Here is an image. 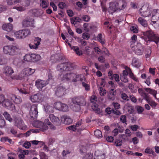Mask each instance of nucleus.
<instances>
[{"instance_id": "obj_1", "label": "nucleus", "mask_w": 159, "mask_h": 159, "mask_svg": "<svg viewBox=\"0 0 159 159\" xmlns=\"http://www.w3.org/2000/svg\"><path fill=\"white\" fill-rule=\"evenodd\" d=\"M65 71L66 70L62 71L63 74V76L61 77L62 81L75 83L78 81L83 82L85 80V77L82 75L66 73Z\"/></svg>"}, {"instance_id": "obj_2", "label": "nucleus", "mask_w": 159, "mask_h": 159, "mask_svg": "<svg viewBox=\"0 0 159 159\" xmlns=\"http://www.w3.org/2000/svg\"><path fill=\"white\" fill-rule=\"evenodd\" d=\"M35 71V70H22L19 72L17 75H12V74L14 72L13 70H7V71L4 72V74L7 76H11L12 79L21 80L26 76L33 74L34 72Z\"/></svg>"}, {"instance_id": "obj_3", "label": "nucleus", "mask_w": 159, "mask_h": 159, "mask_svg": "<svg viewBox=\"0 0 159 159\" xmlns=\"http://www.w3.org/2000/svg\"><path fill=\"white\" fill-rule=\"evenodd\" d=\"M19 51L20 49L18 46H6L3 48L4 52L6 54L11 56H14L18 54Z\"/></svg>"}, {"instance_id": "obj_4", "label": "nucleus", "mask_w": 159, "mask_h": 159, "mask_svg": "<svg viewBox=\"0 0 159 159\" xmlns=\"http://www.w3.org/2000/svg\"><path fill=\"white\" fill-rule=\"evenodd\" d=\"M31 33L30 29H24L16 31L14 35L15 37L19 39H24L31 34Z\"/></svg>"}, {"instance_id": "obj_5", "label": "nucleus", "mask_w": 159, "mask_h": 159, "mask_svg": "<svg viewBox=\"0 0 159 159\" xmlns=\"http://www.w3.org/2000/svg\"><path fill=\"white\" fill-rule=\"evenodd\" d=\"M77 66L74 63H65L58 65L57 67V70H74L77 68Z\"/></svg>"}, {"instance_id": "obj_6", "label": "nucleus", "mask_w": 159, "mask_h": 159, "mask_svg": "<svg viewBox=\"0 0 159 159\" xmlns=\"http://www.w3.org/2000/svg\"><path fill=\"white\" fill-rule=\"evenodd\" d=\"M45 98L43 95L38 93L31 96L30 100L33 102H42L44 101Z\"/></svg>"}, {"instance_id": "obj_7", "label": "nucleus", "mask_w": 159, "mask_h": 159, "mask_svg": "<svg viewBox=\"0 0 159 159\" xmlns=\"http://www.w3.org/2000/svg\"><path fill=\"white\" fill-rule=\"evenodd\" d=\"M138 91L140 95L143 97L149 104V88H139L138 89Z\"/></svg>"}, {"instance_id": "obj_8", "label": "nucleus", "mask_w": 159, "mask_h": 159, "mask_svg": "<svg viewBox=\"0 0 159 159\" xmlns=\"http://www.w3.org/2000/svg\"><path fill=\"white\" fill-rule=\"evenodd\" d=\"M2 105L11 111H15L16 110L14 104L8 99H5Z\"/></svg>"}, {"instance_id": "obj_9", "label": "nucleus", "mask_w": 159, "mask_h": 159, "mask_svg": "<svg viewBox=\"0 0 159 159\" xmlns=\"http://www.w3.org/2000/svg\"><path fill=\"white\" fill-rule=\"evenodd\" d=\"M33 126L35 127L40 129L39 130L44 131L47 130L48 128L47 125L41 121H34L33 123Z\"/></svg>"}, {"instance_id": "obj_10", "label": "nucleus", "mask_w": 159, "mask_h": 159, "mask_svg": "<svg viewBox=\"0 0 159 159\" xmlns=\"http://www.w3.org/2000/svg\"><path fill=\"white\" fill-rule=\"evenodd\" d=\"M14 120L15 126L23 130L25 129L26 126L25 124L24 121L20 118L16 117L14 119Z\"/></svg>"}, {"instance_id": "obj_11", "label": "nucleus", "mask_w": 159, "mask_h": 159, "mask_svg": "<svg viewBox=\"0 0 159 159\" xmlns=\"http://www.w3.org/2000/svg\"><path fill=\"white\" fill-rule=\"evenodd\" d=\"M132 50L136 54L141 55L143 52V47L141 43H138L133 48Z\"/></svg>"}, {"instance_id": "obj_12", "label": "nucleus", "mask_w": 159, "mask_h": 159, "mask_svg": "<svg viewBox=\"0 0 159 159\" xmlns=\"http://www.w3.org/2000/svg\"><path fill=\"white\" fill-rule=\"evenodd\" d=\"M30 114L31 118L34 119L37 118L38 116L37 105L33 104L31 107Z\"/></svg>"}, {"instance_id": "obj_13", "label": "nucleus", "mask_w": 159, "mask_h": 159, "mask_svg": "<svg viewBox=\"0 0 159 159\" xmlns=\"http://www.w3.org/2000/svg\"><path fill=\"white\" fill-rule=\"evenodd\" d=\"M48 84V81L40 79L37 80L35 82V85L39 90H41L42 88Z\"/></svg>"}, {"instance_id": "obj_14", "label": "nucleus", "mask_w": 159, "mask_h": 159, "mask_svg": "<svg viewBox=\"0 0 159 159\" xmlns=\"http://www.w3.org/2000/svg\"><path fill=\"white\" fill-rule=\"evenodd\" d=\"M119 11L116 1L115 2H111L109 3V7L108 9L109 13L113 14V13Z\"/></svg>"}, {"instance_id": "obj_15", "label": "nucleus", "mask_w": 159, "mask_h": 159, "mask_svg": "<svg viewBox=\"0 0 159 159\" xmlns=\"http://www.w3.org/2000/svg\"><path fill=\"white\" fill-rule=\"evenodd\" d=\"M152 14V17L151 19V21L152 23L153 24H155L156 23L157 20L159 19V17L157 16H159V9H155L153 10L152 12L151 13Z\"/></svg>"}, {"instance_id": "obj_16", "label": "nucleus", "mask_w": 159, "mask_h": 159, "mask_svg": "<svg viewBox=\"0 0 159 159\" xmlns=\"http://www.w3.org/2000/svg\"><path fill=\"white\" fill-rule=\"evenodd\" d=\"M151 41L154 42L157 44L159 42V37L157 34L150 30V42Z\"/></svg>"}, {"instance_id": "obj_17", "label": "nucleus", "mask_w": 159, "mask_h": 159, "mask_svg": "<svg viewBox=\"0 0 159 159\" xmlns=\"http://www.w3.org/2000/svg\"><path fill=\"white\" fill-rule=\"evenodd\" d=\"M49 118L51 121L55 125L57 126L60 125V122L58 117L55 116L54 114H51L49 116Z\"/></svg>"}, {"instance_id": "obj_18", "label": "nucleus", "mask_w": 159, "mask_h": 159, "mask_svg": "<svg viewBox=\"0 0 159 159\" xmlns=\"http://www.w3.org/2000/svg\"><path fill=\"white\" fill-rule=\"evenodd\" d=\"M116 2L119 11L124 10L127 6V3L125 0H119Z\"/></svg>"}, {"instance_id": "obj_19", "label": "nucleus", "mask_w": 159, "mask_h": 159, "mask_svg": "<svg viewBox=\"0 0 159 159\" xmlns=\"http://www.w3.org/2000/svg\"><path fill=\"white\" fill-rule=\"evenodd\" d=\"M129 71L128 70H123L122 75H120V79L124 83H127L128 81L127 75H129Z\"/></svg>"}, {"instance_id": "obj_20", "label": "nucleus", "mask_w": 159, "mask_h": 159, "mask_svg": "<svg viewBox=\"0 0 159 159\" xmlns=\"http://www.w3.org/2000/svg\"><path fill=\"white\" fill-rule=\"evenodd\" d=\"M10 98L16 104H20L22 102V100L20 97L19 96H16L15 94H11L10 97Z\"/></svg>"}, {"instance_id": "obj_21", "label": "nucleus", "mask_w": 159, "mask_h": 159, "mask_svg": "<svg viewBox=\"0 0 159 159\" xmlns=\"http://www.w3.org/2000/svg\"><path fill=\"white\" fill-rule=\"evenodd\" d=\"M65 90V88L64 87L59 86L57 88L55 92V94L58 97H60L64 94Z\"/></svg>"}, {"instance_id": "obj_22", "label": "nucleus", "mask_w": 159, "mask_h": 159, "mask_svg": "<svg viewBox=\"0 0 159 159\" xmlns=\"http://www.w3.org/2000/svg\"><path fill=\"white\" fill-rule=\"evenodd\" d=\"M61 121L66 125H69L72 122V120L70 117L67 116H63L61 117Z\"/></svg>"}, {"instance_id": "obj_23", "label": "nucleus", "mask_w": 159, "mask_h": 159, "mask_svg": "<svg viewBox=\"0 0 159 159\" xmlns=\"http://www.w3.org/2000/svg\"><path fill=\"white\" fill-rule=\"evenodd\" d=\"M116 93V90L114 89H112L110 90L107 96L108 99L112 101L114 100L115 99Z\"/></svg>"}, {"instance_id": "obj_24", "label": "nucleus", "mask_w": 159, "mask_h": 159, "mask_svg": "<svg viewBox=\"0 0 159 159\" xmlns=\"http://www.w3.org/2000/svg\"><path fill=\"white\" fill-rule=\"evenodd\" d=\"M45 111L47 113H52L54 111V107L48 103L44 105Z\"/></svg>"}, {"instance_id": "obj_25", "label": "nucleus", "mask_w": 159, "mask_h": 159, "mask_svg": "<svg viewBox=\"0 0 159 159\" xmlns=\"http://www.w3.org/2000/svg\"><path fill=\"white\" fill-rule=\"evenodd\" d=\"M86 102L85 98L83 97L82 96V97H81L80 102H79L78 105L79 107H78L77 108H75V109L74 108H73V111H78L80 109V106H85L86 105Z\"/></svg>"}, {"instance_id": "obj_26", "label": "nucleus", "mask_w": 159, "mask_h": 159, "mask_svg": "<svg viewBox=\"0 0 159 159\" xmlns=\"http://www.w3.org/2000/svg\"><path fill=\"white\" fill-rule=\"evenodd\" d=\"M13 27L12 24L8 23L3 24L2 26V28L3 30L8 32H9L12 30Z\"/></svg>"}, {"instance_id": "obj_27", "label": "nucleus", "mask_w": 159, "mask_h": 159, "mask_svg": "<svg viewBox=\"0 0 159 159\" xmlns=\"http://www.w3.org/2000/svg\"><path fill=\"white\" fill-rule=\"evenodd\" d=\"M68 45L70 48L71 49H73L76 53V54L79 56L82 55V52L80 50L79 48L77 46H72L71 45L70 43H68Z\"/></svg>"}, {"instance_id": "obj_28", "label": "nucleus", "mask_w": 159, "mask_h": 159, "mask_svg": "<svg viewBox=\"0 0 159 159\" xmlns=\"http://www.w3.org/2000/svg\"><path fill=\"white\" fill-rule=\"evenodd\" d=\"M143 35L142 36V38L146 42V45H148V42L149 41V31H147L142 32Z\"/></svg>"}, {"instance_id": "obj_29", "label": "nucleus", "mask_w": 159, "mask_h": 159, "mask_svg": "<svg viewBox=\"0 0 159 159\" xmlns=\"http://www.w3.org/2000/svg\"><path fill=\"white\" fill-rule=\"evenodd\" d=\"M22 86L23 88L20 89H18L19 92L22 94H29V91L27 87L25 86V84H22Z\"/></svg>"}, {"instance_id": "obj_30", "label": "nucleus", "mask_w": 159, "mask_h": 159, "mask_svg": "<svg viewBox=\"0 0 159 159\" xmlns=\"http://www.w3.org/2000/svg\"><path fill=\"white\" fill-rule=\"evenodd\" d=\"M98 104L94 103L92 106V108L93 110L96 113L99 114L101 111V110L98 107Z\"/></svg>"}, {"instance_id": "obj_31", "label": "nucleus", "mask_w": 159, "mask_h": 159, "mask_svg": "<svg viewBox=\"0 0 159 159\" xmlns=\"http://www.w3.org/2000/svg\"><path fill=\"white\" fill-rule=\"evenodd\" d=\"M132 64L133 66L137 68H138L140 66L141 63L139 62L138 59L134 58L132 59Z\"/></svg>"}, {"instance_id": "obj_32", "label": "nucleus", "mask_w": 159, "mask_h": 159, "mask_svg": "<svg viewBox=\"0 0 159 159\" xmlns=\"http://www.w3.org/2000/svg\"><path fill=\"white\" fill-rule=\"evenodd\" d=\"M40 6L43 8H46L49 6L48 0H40Z\"/></svg>"}, {"instance_id": "obj_33", "label": "nucleus", "mask_w": 159, "mask_h": 159, "mask_svg": "<svg viewBox=\"0 0 159 159\" xmlns=\"http://www.w3.org/2000/svg\"><path fill=\"white\" fill-rule=\"evenodd\" d=\"M120 97L123 100L121 101L122 102H126L129 100V98L128 95L123 92L120 93Z\"/></svg>"}, {"instance_id": "obj_34", "label": "nucleus", "mask_w": 159, "mask_h": 159, "mask_svg": "<svg viewBox=\"0 0 159 159\" xmlns=\"http://www.w3.org/2000/svg\"><path fill=\"white\" fill-rule=\"evenodd\" d=\"M8 5L9 6L15 5L20 2V0H6Z\"/></svg>"}, {"instance_id": "obj_35", "label": "nucleus", "mask_w": 159, "mask_h": 159, "mask_svg": "<svg viewBox=\"0 0 159 159\" xmlns=\"http://www.w3.org/2000/svg\"><path fill=\"white\" fill-rule=\"evenodd\" d=\"M98 151H97L95 152L94 159H104L105 157V154L102 153L99 155L98 154Z\"/></svg>"}, {"instance_id": "obj_36", "label": "nucleus", "mask_w": 159, "mask_h": 159, "mask_svg": "<svg viewBox=\"0 0 159 159\" xmlns=\"http://www.w3.org/2000/svg\"><path fill=\"white\" fill-rule=\"evenodd\" d=\"M82 96H78L75 97L72 99V102L74 104H76L78 106L79 102H80L81 97Z\"/></svg>"}, {"instance_id": "obj_37", "label": "nucleus", "mask_w": 159, "mask_h": 159, "mask_svg": "<svg viewBox=\"0 0 159 159\" xmlns=\"http://www.w3.org/2000/svg\"><path fill=\"white\" fill-rule=\"evenodd\" d=\"M129 71V76L130 78L136 82H139V80L137 77L134 75L132 72V70H128Z\"/></svg>"}, {"instance_id": "obj_38", "label": "nucleus", "mask_w": 159, "mask_h": 159, "mask_svg": "<svg viewBox=\"0 0 159 159\" xmlns=\"http://www.w3.org/2000/svg\"><path fill=\"white\" fill-rule=\"evenodd\" d=\"M97 38L98 40L102 45L105 43V40L104 39L102 38V34H98Z\"/></svg>"}, {"instance_id": "obj_39", "label": "nucleus", "mask_w": 159, "mask_h": 159, "mask_svg": "<svg viewBox=\"0 0 159 159\" xmlns=\"http://www.w3.org/2000/svg\"><path fill=\"white\" fill-rule=\"evenodd\" d=\"M3 115L7 120H8L10 122H11L12 119L11 118L10 115L7 111L4 112Z\"/></svg>"}, {"instance_id": "obj_40", "label": "nucleus", "mask_w": 159, "mask_h": 159, "mask_svg": "<svg viewBox=\"0 0 159 159\" xmlns=\"http://www.w3.org/2000/svg\"><path fill=\"white\" fill-rule=\"evenodd\" d=\"M39 130L38 129H30L26 132V136H29L31 133H38L39 132Z\"/></svg>"}, {"instance_id": "obj_41", "label": "nucleus", "mask_w": 159, "mask_h": 159, "mask_svg": "<svg viewBox=\"0 0 159 159\" xmlns=\"http://www.w3.org/2000/svg\"><path fill=\"white\" fill-rule=\"evenodd\" d=\"M94 134L95 136L98 138L102 137V134L101 131L99 129H97L94 132Z\"/></svg>"}, {"instance_id": "obj_42", "label": "nucleus", "mask_w": 159, "mask_h": 159, "mask_svg": "<svg viewBox=\"0 0 159 159\" xmlns=\"http://www.w3.org/2000/svg\"><path fill=\"white\" fill-rule=\"evenodd\" d=\"M139 22L144 27H146L147 25V22L145 20L141 17H139L138 19Z\"/></svg>"}, {"instance_id": "obj_43", "label": "nucleus", "mask_w": 159, "mask_h": 159, "mask_svg": "<svg viewBox=\"0 0 159 159\" xmlns=\"http://www.w3.org/2000/svg\"><path fill=\"white\" fill-rule=\"evenodd\" d=\"M62 103L60 102H56L54 104V107L57 110L60 111Z\"/></svg>"}, {"instance_id": "obj_44", "label": "nucleus", "mask_w": 159, "mask_h": 159, "mask_svg": "<svg viewBox=\"0 0 159 159\" xmlns=\"http://www.w3.org/2000/svg\"><path fill=\"white\" fill-rule=\"evenodd\" d=\"M61 110H60V111L66 112L69 110V107L66 104L62 103L61 105Z\"/></svg>"}, {"instance_id": "obj_45", "label": "nucleus", "mask_w": 159, "mask_h": 159, "mask_svg": "<svg viewBox=\"0 0 159 159\" xmlns=\"http://www.w3.org/2000/svg\"><path fill=\"white\" fill-rule=\"evenodd\" d=\"M48 80L46 81H48V83L50 82L52 83V81H53V79L52 72L51 70H50L49 71L48 73Z\"/></svg>"}, {"instance_id": "obj_46", "label": "nucleus", "mask_w": 159, "mask_h": 159, "mask_svg": "<svg viewBox=\"0 0 159 159\" xmlns=\"http://www.w3.org/2000/svg\"><path fill=\"white\" fill-rule=\"evenodd\" d=\"M114 79L115 81L117 82H119L120 81L119 80V75L117 74H113L112 77L111 76L110 78V79L111 80H112L113 79Z\"/></svg>"}, {"instance_id": "obj_47", "label": "nucleus", "mask_w": 159, "mask_h": 159, "mask_svg": "<svg viewBox=\"0 0 159 159\" xmlns=\"http://www.w3.org/2000/svg\"><path fill=\"white\" fill-rule=\"evenodd\" d=\"M7 62V59L5 58L3 56L0 55V65L5 64Z\"/></svg>"}, {"instance_id": "obj_48", "label": "nucleus", "mask_w": 159, "mask_h": 159, "mask_svg": "<svg viewBox=\"0 0 159 159\" xmlns=\"http://www.w3.org/2000/svg\"><path fill=\"white\" fill-rule=\"evenodd\" d=\"M34 57H33L32 62H36L39 61L41 58L40 55L39 54H34Z\"/></svg>"}, {"instance_id": "obj_49", "label": "nucleus", "mask_w": 159, "mask_h": 159, "mask_svg": "<svg viewBox=\"0 0 159 159\" xmlns=\"http://www.w3.org/2000/svg\"><path fill=\"white\" fill-rule=\"evenodd\" d=\"M90 26V24L85 23L84 24L83 27L84 30L86 32H88L90 30L89 27Z\"/></svg>"}, {"instance_id": "obj_50", "label": "nucleus", "mask_w": 159, "mask_h": 159, "mask_svg": "<svg viewBox=\"0 0 159 159\" xmlns=\"http://www.w3.org/2000/svg\"><path fill=\"white\" fill-rule=\"evenodd\" d=\"M24 60L28 62H31V58H30V54H26L24 57Z\"/></svg>"}, {"instance_id": "obj_51", "label": "nucleus", "mask_w": 159, "mask_h": 159, "mask_svg": "<svg viewBox=\"0 0 159 159\" xmlns=\"http://www.w3.org/2000/svg\"><path fill=\"white\" fill-rule=\"evenodd\" d=\"M136 109L138 114L141 113L144 110L143 108L139 106H137L136 107Z\"/></svg>"}, {"instance_id": "obj_52", "label": "nucleus", "mask_w": 159, "mask_h": 159, "mask_svg": "<svg viewBox=\"0 0 159 159\" xmlns=\"http://www.w3.org/2000/svg\"><path fill=\"white\" fill-rule=\"evenodd\" d=\"M8 159H16V154L13 153H10L7 154Z\"/></svg>"}, {"instance_id": "obj_53", "label": "nucleus", "mask_w": 159, "mask_h": 159, "mask_svg": "<svg viewBox=\"0 0 159 159\" xmlns=\"http://www.w3.org/2000/svg\"><path fill=\"white\" fill-rule=\"evenodd\" d=\"M81 18L84 21L86 22L89 21L90 19V17L87 15H83Z\"/></svg>"}, {"instance_id": "obj_54", "label": "nucleus", "mask_w": 159, "mask_h": 159, "mask_svg": "<svg viewBox=\"0 0 159 159\" xmlns=\"http://www.w3.org/2000/svg\"><path fill=\"white\" fill-rule=\"evenodd\" d=\"M29 22V19L28 20L27 19L24 20L22 22V25L23 27H28V23Z\"/></svg>"}, {"instance_id": "obj_55", "label": "nucleus", "mask_w": 159, "mask_h": 159, "mask_svg": "<svg viewBox=\"0 0 159 159\" xmlns=\"http://www.w3.org/2000/svg\"><path fill=\"white\" fill-rule=\"evenodd\" d=\"M157 93V91L153 89L150 88V94L152 95L155 99H157L156 95Z\"/></svg>"}, {"instance_id": "obj_56", "label": "nucleus", "mask_w": 159, "mask_h": 159, "mask_svg": "<svg viewBox=\"0 0 159 159\" xmlns=\"http://www.w3.org/2000/svg\"><path fill=\"white\" fill-rule=\"evenodd\" d=\"M39 156L40 159H48V157L44 152H40Z\"/></svg>"}, {"instance_id": "obj_57", "label": "nucleus", "mask_w": 159, "mask_h": 159, "mask_svg": "<svg viewBox=\"0 0 159 159\" xmlns=\"http://www.w3.org/2000/svg\"><path fill=\"white\" fill-rule=\"evenodd\" d=\"M82 86L85 89V90L86 91H89L90 90V86L89 85L85 83L84 82L82 83Z\"/></svg>"}, {"instance_id": "obj_58", "label": "nucleus", "mask_w": 159, "mask_h": 159, "mask_svg": "<svg viewBox=\"0 0 159 159\" xmlns=\"http://www.w3.org/2000/svg\"><path fill=\"white\" fill-rule=\"evenodd\" d=\"M103 1L101 2V6L102 11L104 12H106L107 11V9L106 5L103 3Z\"/></svg>"}, {"instance_id": "obj_59", "label": "nucleus", "mask_w": 159, "mask_h": 159, "mask_svg": "<svg viewBox=\"0 0 159 159\" xmlns=\"http://www.w3.org/2000/svg\"><path fill=\"white\" fill-rule=\"evenodd\" d=\"M68 32L69 34L72 36L74 38H76V36H74V32L71 29L70 27H68L67 28Z\"/></svg>"}, {"instance_id": "obj_60", "label": "nucleus", "mask_w": 159, "mask_h": 159, "mask_svg": "<svg viewBox=\"0 0 159 159\" xmlns=\"http://www.w3.org/2000/svg\"><path fill=\"white\" fill-rule=\"evenodd\" d=\"M82 38L83 39L86 40L89 39L90 38L89 34L87 33H84L82 34Z\"/></svg>"}, {"instance_id": "obj_61", "label": "nucleus", "mask_w": 159, "mask_h": 159, "mask_svg": "<svg viewBox=\"0 0 159 159\" xmlns=\"http://www.w3.org/2000/svg\"><path fill=\"white\" fill-rule=\"evenodd\" d=\"M122 141L120 139H116L115 141V144L116 146H120L122 145Z\"/></svg>"}, {"instance_id": "obj_62", "label": "nucleus", "mask_w": 159, "mask_h": 159, "mask_svg": "<svg viewBox=\"0 0 159 159\" xmlns=\"http://www.w3.org/2000/svg\"><path fill=\"white\" fill-rule=\"evenodd\" d=\"M99 93L101 96H103L106 93V91L102 88L100 87L99 89Z\"/></svg>"}, {"instance_id": "obj_63", "label": "nucleus", "mask_w": 159, "mask_h": 159, "mask_svg": "<svg viewBox=\"0 0 159 159\" xmlns=\"http://www.w3.org/2000/svg\"><path fill=\"white\" fill-rule=\"evenodd\" d=\"M120 121L123 123H125L126 124V117L125 115H122L120 117Z\"/></svg>"}, {"instance_id": "obj_64", "label": "nucleus", "mask_w": 159, "mask_h": 159, "mask_svg": "<svg viewBox=\"0 0 159 159\" xmlns=\"http://www.w3.org/2000/svg\"><path fill=\"white\" fill-rule=\"evenodd\" d=\"M34 19L31 18L29 19V22L28 23V27H34L35 26L34 25Z\"/></svg>"}]
</instances>
